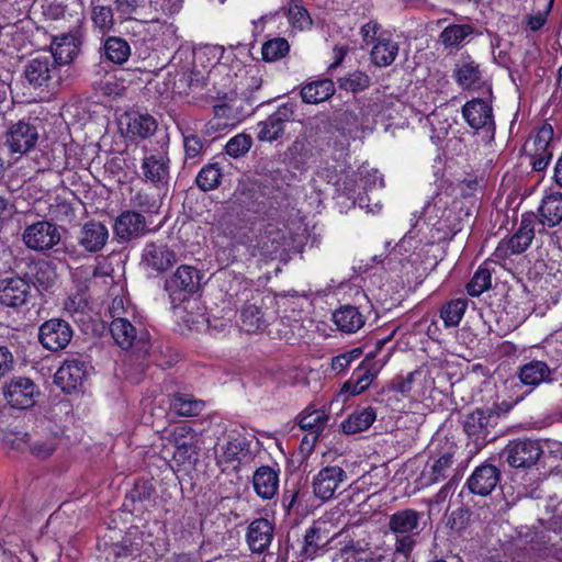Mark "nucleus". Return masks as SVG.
Here are the masks:
<instances>
[{
	"mask_svg": "<svg viewBox=\"0 0 562 562\" xmlns=\"http://www.w3.org/2000/svg\"><path fill=\"white\" fill-rule=\"evenodd\" d=\"M457 202L447 192L436 193L423 207V220L416 221L413 227H432L442 233V238L454 236L460 227L461 213L456 211Z\"/></svg>",
	"mask_w": 562,
	"mask_h": 562,
	"instance_id": "obj_1",
	"label": "nucleus"
},
{
	"mask_svg": "<svg viewBox=\"0 0 562 562\" xmlns=\"http://www.w3.org/2000/svg\"><path fill=\"white\" fill-rule=\"evenodd\" d=\"M423 514L415 509H402L389 517L387 527L395 537V553L409 557L419 536Z\"/></svg>",
	"mask_w": 562,
	"mask_h": 562,
	"instance_id": "obj_2",
	"label": "nucleus"
},
{
	"mask_svg": "<svg viewBox=\"0 0 562 562\" xmlns=\"http://www.w3.org/2000/svg\"><path fill=\"white\" fill-rule=\"evenodd\" d=\"M110 331L115 344L123 350H133L138 355L148 353L149 333L142 324H133L127 316H119L112 319Z\"/></svg>",
	"mask_w": 562,
	"mask_h": 562,
	"instance_id": "obj_3",
	"label": "nucleus"
},
{
	"mask_svg": "<svg viewBox=\"0 0 562 562\" xmlns=\"http://www.w3.org/2000/svg\"><path fill=\"white\" fill-rule=\"evenodd\" d=\"M553 127L550 124H543L535 135L525 144V151L530 158V164L535 171L547 169L553 156Z\"/></svg>",
	"mask_w": 562,
	"mask_h": 562,
	"instance_id": "obj_4",
	"label": "nucleus"
},
{
	"mask_svg": "<svg viewBox=\"0 0 562 562\" xmlns=\"http://www.w3.org/2000/svg\"><path fill=\"white\" fill-rule=\"evenodd\" d=\"M59 227L49 221H37L27 225L22 234L24 245L34 251L44 252L60 243Z\"/></svg>",
	"mask_w": 562,
	"mask_h": 562,
	"instance_id": "obj_5",
	"label": "nucleus"
},
{
	"mask_svg": "<svg viewBox=\"0 0 562 562\" xmlns=\"http://www.w3.org/2000/svg\"><path fill=\"white\" fill-rule=\"evenodd\" d=\"M168 441L173 445V459L178 463H191L199 454V436L189 425L175 426L168 435Z\"/></svg>",
	"mask_w": 562,
	"mask_h": 562,
	"instance_id": "obj_6",
	"label": "nucleus"
},
{
	"mask_svg": "<svg viewBox=\"0 0 562 562\" xmlns=\"http://www.w3.org/2000/svg\"><path fill=\"white\" fill-rule=\"evenodd\" d=\"M559 373L558 360L549 361L532 359L518 369V379L525 385L536 389L542 383H551L557 380Z\"/></svg>",
	"mask_w": 562,
	"mask_h": 562,
	"instance_id": "obj_7",
	"label": "nucleus"
},
{
	"mask_svg": "<svg viewBox=\"0 0 562 562\" xmlns=\"http://www.w3.org/2000/svg\"><path fill=\"white\" fill-rule=\"evenodd\" d=\"M541 454L540 442L530 438L513 440L504 449L506 461L513 468H529L537 463Z\"/></svg>",
	"mask_w": 562,
	"mask_h": 562,
	"instance_id": "obj_8",
	"label": "nucleus"
},
{
	"mask_svg": "<svg viewBox=\"0 0 562 562\" xmlns=\"http://www.w3.org/2000/svg\"><path fill=\"white\" fill-rule=\"evenodd\" d=\"M38 140L37 127L29 121L20 120L5 132V145L10 153L24 155L32 150Z\"/></svg>",
	"mask_w": 562,
	"mask_h": 562,
	"instance_id": "obj_9",
	"label": "nucleus"
},
{
	"mask_svg": "<svg viewBox=\"0 0 562 562\" xmlns=\"http://www.w3.org/2000/svg\"><path fill=\"white\" fill-rule=\"evenodd\" d=\"M72 338L70 325L60 318H52L40 326L38 339L42 346L50 351L65 349Z\"/></svg>",
	"mask_w": 562,
	"mask_h": 562,
	"instance_id": "obj_10",
	"label": "nucleus"
},
{
	"mask_svg": "<svg viewBox=\"0 0 562 562\" xmlns=\"http://www.w3.org/2000/svg\"><path fill=\"white\" fill-rule=\"evenodd\" d=\"M347 480L346 471L338 465L323 468L313 477L312 488L316 498L327 502L335 497L336 491Z\"/></svg>",
	"mask_w": 562,
	"mask_h": 562,
	"instance_id": "obj_11",
	"label": "nucleus"
},
{
	"mask_svg": "<svg viewBox=\"0 0 562 562\" xmlns=\"http://www.w3.org/2000/svg\"><path fill=\"white\" fill-rule=\"evenodd\" d=\"M496 418L491 409H476L465 416L463 429L476 448H482L490 440Z\"/></svg>",
	"mask_w": 562,
	"mask_h": 562,
	"instance_id": "obj_12",
	"label": "nucleus"
},
{
	"mask_svg": "<svg viewBox=\"0 0 562 562\" xmlns=\"http://www.w3.org/2000/svg\"><path fill=\"white\" fill-rule=\"evenodd\" d=\"M3 394L12 407L25 409L34 405L38 390L30 379L16 376L4 384Z\"/></svg>",
	"mask_w": 562,
	"mask_h": 562,
	"instance_id": "obj_13",
	"label": "nucleus"
},
{
	"mask_svg": "<svg viewBox=\"0 0 562 562\" xmlns=\"http://www.w3.org/2000/svg\"><path fill=\"white\" fill-rule=\"evenodd\" d=\"M142 23L144 26V41L151 46L160 47L173 45L177 40V27L172 23L164 21L158 14L148 13Z\"/></svg>",
	"mask_w": 562,
	"mask_h": 562,
	"instance_id": "obj_14",
	"label": "nucleus"
},
{
	"mask_svg": "<svg viewBox=\"0 0 562 562\" xmlns=\"http://www.w3.org/2000/svg\"><path fill=\"white\" fill-rule=\"evenodd\" d=\"M328 414L324 407L315 408L313 405L307 406L300 415L299 425L301 429L307 434L302 439V447L312 450L319 435L326 427Z\"/></svg>",
	"mask_w": 562,
	"mask_h": 562,
	"instance_id": "obj_15",
	"label": "nucleus"
},
{
	"mask_svg": "<svg viewBox=\"0 0 562 562\" xmlns=\"http://www.w3.org/2000/svg\"><path fill=\"white\" fill-rule=\"evenodd\" d=\"M462 116L473 130H495L493 108L487 100L472 99L462 106Z\"/></svg>",
	"mask_w": 562,
	"mask_h": 562,
	"instance_id": "obj_16",
	"label": "nucleus"
},
{
	"mask_svg": "<svg viewBox=\"0 0 562 562\" xmlns=\"http://www.w3.org/2000/svg\"><path fill=\"white\" fill-rule=\"evenodd\" d=\"M360 182L364 190V194L359 193L356 198V203L367 213L376 214L382 210V204L380 201H375L374 203H370L371 199L367 195L368 192H371L375 189H382L384 187L383 176L379 172V170L369 168V166H362L359 168Z\"/></svg>",
	"mask_w": 562,
	"mask_h": 562,
	"instance_id": "obj_17",
	"label": "nucleus"
},
{
	"mask_svg": "<svg viewBox=\"0 0 562 562\" xmlns=\"http://www.w3.org/2000/svg\"><path fill=\"white\" fill-rule=\"evenodd\" d=\"M82 35L79 30L70 31L54 37L50 49L55 64L67 65L79 54Z\"/></svg>",
	"mask_w": 562,
	"mask_h": 562,
	"instance_id": "obj_18",
	"label": "nucleus"
},
{
	"mask_svg": "<svg viewBox=\"0 0 562 562\" xmlns=\"http://www.w3.org/2000/svg\"><path fill=\"white\" fill-rule=\"evenodd\" d=\"M535 237L532 221L522 218L517 232L507 240H502L495 251L498 258L524 252Z\"/></svg>",
	"mask_w": 562,
	"mask_h": 562,
	"instance_id": "obj_19",
	"label": "nucleus"
},
{
	"mask_svg": "<svg viewBox=\"0 0 562 562\" xmlns=\"http://www.w3.org/2000/svg\"><path fill=\"white\" fill-rule=\"evenodd\" d=\"M169 158L166 154L145 155L142 159V178L155 187H161L169 180Z\"/></svg>",
	"mask_w": 562,
	"mask_h": 562,
	"instance_id": "obj_20",
	"label": "nucleus"
},
{
	"mask_svg": "<svg viewBox=\"0 0 562 562\" xmlns=\"http://www.w3.org/2000/svg\"><path fill=\"white\" fill-rule=\"evenodd\" d=\"M114 234L123 241L144 236L149 232L145 217L135 211L122 212L115 220Z\"/></svg>",
	"mask_w": 562,
	"mask_h": 562,
	"instance_id": "obj_21",
	"label": "nucleus"
},
{
	"mask_svg": "<svg viewBox=\"0 0 562 562\" xmlns=\"http://www.w3.org/2000/svg\"><path fill=\"white\" fill-rule=\"evenodd\" d=\"M293 110L291 105H281L265 121L257 124V137L263 142L277 139L284 131V124L291 120Z\"/></svg>",
	"mask_w": 562,
	"mask_h": 562,
	"instance_id": "obj_22",
	"label": "nucleus"
},
{
	"mask_svg": "<svg viewBox=\"0 0 562 562\" xmlns=\"http://www.w3.org/2000/svg\"><path fill=\"white\" fill-rule=\"evenodd\" d=\"M31 294L30 283L21 278H7L0 281V304L19 307L26 303Z\"/></svg>",
	"mask_w": 562,
	"mask_h": 562,
	"instance_id": "obj_23",
	"label": "nucleus"
},
{
	"mask_svg": "<svg viewBox=\"0 0 562 562\" xmlns=\"http://www.w3.org/2000/svg\"><path fill=\"white\" fill-rule=\"evenodd\" d=\"M143 263L156 272H164L176 263V254L164 243H148L143 250Z\"/></svg>",
	"mask_w": 562,
	"mask_h": 562,
	"instance_id": "obj_24",
	"label": "nucleus"
},
{
	"mask_svg": "<svg viewBox=\"0 0 562 562\" xmlns=\"http://www.w3.org/2000/svg\"><path fill=\"white\" fill-rule=\"evenodd\" d=\"M201 281L200 271L192 266H180L173 276L166 282V289L171 295L184 293L190 295L194 293Z\"/></svg>",
	"mask_w": 562,
	"mask_h": 562,
	"instance_id": "obj_25",
	"label": "nucleus"
},
{
	"mask_svg": "<svg viewBox=\"0 0 562 562\" xmlns=\"http://www.w3.org/2000/svg\"><path fill=\"white\" fill-rule=\"evenodd\" d=\"M76 238L86 251L97 252L106 245L109 231L101 222L89 221L80 228Z\"/></svg>",
	"mask_w": 562,
	"mask_h": 562,
	"instance_id": "obj_26",
	"label": "nucleus"
},
{
	"mask_svg": "<svg viewBox=\"0 0 562 562\" xmlns=\"http://www.w3.org/2000/svg\"><path fill=\"white\" fill-rule=\"evenodd\" d=\"M501 477L499 470L493 464H481L468 479V486L474 494L488 495L498 484Z\"/></svg>",
	"mask_w": 562,
	"mask_h": 562,
	"instance_id": "obj_27",
	"label": "nucleus"
},
{
	"mask_svg": "<svg viewBox=\"0 0 562 562\" xmlns=\"http://www.w3.org/2000/svg\"><path fill=\"white\" fill-rule=\"evenodd\" d=\"M273 525L266 518L251 521L247 528L246 540L255 553L267 551L273 539Z\"/></svg>",
	"mask_w": 562,
	"mask_h": 562,
	"instance_id": "obj_28",
	"label": "nucleus"
},
{
	"mask_svg": "<svg viewBox=\"0 0 562 562\" xmlns=\"http://www.w3.org/2000/svg\"><path fill=\"white\" fill-rule=\"evenodd\" d=\"M86 375L85 363L80 360H66L54 375V382L64 391L71 392L81 384Z\"/></svg>",
	"mask_w": 562,
	"mask_h": 562,
	"instance_id": "obj_29",
	"label": "nucleus"
},
{
	"mask_svg": "<svg viewBox=\"0 0 562 562\" xmlns=\"http://www.w3.org/2000/svg\"><path fill=\"white\" fill-rule=\"evenodd\" d=\"M382 366L383 363L380 366L372 363V359L367 357L362 364L353 371L351 379L344 384L342 390L351 395L362 393L372 383Z\"/></svg>",
	"mask_w": 562,
	"mask_h": 562,
	"instance_id": "obj_30",
	"label": "nucleus"
},
{
	"mask_svg": "<svg viewBox=\"0 0 562 562\" xmlns=\"http://www.w3.org/2000/svg\"><path fill=\"white\" fill-rule=\"evenodd\" d=\"M331 319L337 329L345 334H353L366 324V317L357 306L341 305L333 312Z\"/></svg>",
	"mask_w": 562,
	"mask_h": 562,
	"instance_id": "obj_31",
	"label": "nucleus"
},
{
	"mask_svg": "<svg viewBox=\"0 0 562 562\" xmlns=\"http://www.w3.org/2000/svg\"><path fill=\"white\" fill-rule=\"evenodd\" d=\"M252 486L261 499L273 498L279 491V472L269 465L258 468L252 475Z\"/></svg>",
	"mask_w": 562,
	"mask_h": 562,
	"instance_id": "obj_32",
	"label": "nucleus"
},
{
	"mask_svg": "<svg viewBox=\"0 0 562 562\" xmlns=\"http://www.w3.org/2000/svg\"><path fill=\"white\" fill-rule=\"evenodd\" d=\"M55 69L56 64L52 56L45 55L31 59L25 66L24 75L31 85L43 87L47 86Z\"/></svg>",
	"mask_w": 562,
	"mask_h": 562,
	"instance_id": "obj_33",
	"label": "nucleus"
},
{
	"mask_svg": "<svg viewBox=\"0 0 562 562\" xmlns=\"http://www.w3.org/2000/svg\"><path fill=\"white\" fill-rule=\"evenodd\" d=\"M454 452L447 451L432 462L427 463L422 472V480L425 485L439 483L453 472Z\"/></svg>",
	"mask_w": 562,
	"mask_h": 562,
	"instance_id": "obj_34",
	"label": "nucleus"
},
{
	"mask_svg": "<svg viewBox=\"0 0 562 562\" xmlns=\"http://www.w3.org/2000/svg\"><path fill=\"white\" fill-rule=\"evenodd\" d=\"M27 278L38 290L52 289L57 280L56 267L52 261L40 259L29 265Z\"/></svg>",
	"mask_w": 562,
	"mask_h": 562,
	"instance_id": "obj_35",
	"label": "nucleus"
},
{
	"mask_svg": "<svg viewBox=\"0 0 562 562\" xmlns=\"http://www.w3.org/2000/svg\"><path fill=\"white\" fill-rule=\"evenodd\" d=\"M398 54V44L389 32H382L371 49V60L378 67L390 66Z\"/></svg>",
	"mask_w": 562,
	"mask_h": 562,
	"instance_id": "obj_36",
	"label": "nucleus"
},
{
	"mask_svg": "<svg viewBox=\"0 0 562 562\" xmlns=\"http://www.w3.org/2000/svg\"><path fill=\"white\" fill-rule=\"evenodd\" d=\"M453 76L463 89L476 90L481 88L482 74L479 64L470 58H462L456 64Z\"/></svg>",
	"mask_w": 562,
	"mask_h": 562,
	"instance_id": "obj_37",
	"label": "nucleus"
},
{
	"mask_svg": "<svg viewBox=\"0 0 562 562\" xmlns=\"http://www.w3.org/2000/svg\"><path fill=\"white\" fill-rule=\"evenodd\" d=\"M41 431H36V438L30 443V450L38 459H47L55 451L59 438L57 431H52L49 423L42 425Z\"/></svg>",
	"mask_w": 562,
	"mask_h": 562,
	"instance_id": "obj_38",
	"label": "nucleus"
},
{
	"mask_svg": "<svg viewBox=\"0 0 562 562\" xmlns=\"http://www.w3.org/2000/svg\"><path fill=\"white\" fill-rule=\"evenodd\" d=\"M328 542L329 538L323 532L322 527L313 525L304 535L300 555L305 560H313L325 549Z\"/></svg>",
	"mask_w": 562,
	"mask_h": 562,
	"instance_id": "obj_39",
	"label": "nucleus"
},
{
	"mask_svg": "<svg viewBox=\"0 0 562 562\" xmlns=\"http://www.w3.org/2000/svg\"><path fill=\"white\" fill-rule=\"evenodd\" d=\"M474 27L471 24H449L439 35L440 43L449 49H459L469 42Z\"/></svg>",
	"mask_w": 562,
	"mask_h": 562,
	"instance_id": "obj_40",
	"label": "nucleus"
},
{
	"mask_svg": "<svg viewBox=\"0 0 562 562\" xmlns=\"http://www.w3.org/2000/svg\"><path fill=\"white\" fill-rule=\"evenodd\" d=\"M131 52V46L126 40L119 36H109L102 44L101 56L114 65H122L128 60Z\"/></svg>",
	"mask_w": 562,
	"mask_h": 562,
	"instance_id": "obj_41",
	"label": "nucleus"
},
{
	"mask_svg": "<svg viewBox=\"0 0 562 562\" xmlns=\"http://www.w3.org/2000/svg\"><path fill=\"white\" fill-rule=\"evenodd\" d=\"M126 123V135L131 138H146L154 134L157 128L155 119L149 114L132 113L124 117Z\"/></svg>",
	"mask_w": 562,
	"mask_h": 562,
	"instance_id": "obj_42",
	"label": "nucleus"
},
{
	"mask_svg": "<svg viewBox=\"0 0 562 562\" xmlns=\"http://www.w3.org/2000/svg\"><path fill=\"white\" fill-rule=\"evenodd\" d=\"M540 221L543 225L553 227L562 221V193L551 192L542 199L539 209Z\"/></svg>",
	"mask_w": 562,
	"mask_h": 562,
	"instance_id": "obj_43",
	"label": "nucleus"
},
{
	"mask_svg": "<svg viewBox=\"0 0 562 562\" xmlns=\"http://www.w3.org/2000/svg\"><path fill=\"white\" fill-rule=\"evenodd\" d=\"M335 93V85L330 79H321L304 85L301 89V97L305 103H321Z\"/></svg>",
	"mask_w": 562,
	"mask_h": 562,
	"instance_id": "obj_44",
	"label": "nucleus"
},
{
	"mask_svg": "<svg viewBox=\"0 0 562 562\" xmlns=\"http://www.w3.org/2000/svg\"><path fill=\"white\" fill-rule=\"evenodd\" d=\"M376 413L372 407H363L351 413L341 427L345 434L352 435L367 430L375 420Z\"/></svg>",
	"mask_w": 562,
	"mask_h": 562,
	"instance_id": "obj_45",
	"label": "nucleus"
},
{
	"mask_svg": "<svg viewBox=\"0 0 562 562\" xmlns=\"http://www.w3.org/2000/svg\"><path fill=\"white\" fill-rule=\"evenodd\" d=\"M268 321L261 310L255 304H246L240 312V327L249 334L259 333L267 328Z\"/></svg>",
	"mask_w": 562,
	"mask_h": 562,
	"instance_id": "obj_46",
	"label": "nucleus"
},
{
	"mask_svg": "<svg viewBox=\"0 0 562 562\" xmlns=\"http://www.w3.org/2000/svg\"><path fill=\"white\" fill-rule=\"evenodd\" d=\"M171 406L180 416H198L204 408L205 402L192 394L177 393L171 398Z\"/></svg>",
	"mask_w": 562,
	"mask_h": 562,
	"instance_id": "obj_47",
	"label": "nucleus"
},
{
	"mask_svg": "<svg viewBox=\"0 0 562 562\" xmlns=\"http://www.w3.org/2000/svg\"><path fill=\"white\" fill-rule=\"evenodd\" d=\"M114 3L124 19L142 22L149 13L147 0H115Z\"/></svg>",
	"mask_w": 562,
	"mask_h": 562,
	"instance_id": "obj_48",
	"label": "nucleus"
},
{
	"mask_svg": "<svg viewBox=\"0 0 562 562\" xmlns=\"http://www.w3.org/2000/svg\"><path fill=\"white\" fill-rule=\"evenodd\" d=\"M467 307V300H451L440 308V317L447 327H456L460 324Z\"/></svg>",
	"mask_w": 562,
	"mask_h": 562,
	"instance_id": "obj_49",
	"label": "nucleus"
},
{
	"mask_svg": "<svg viewBox=\"0 0 562 562\" xmlns=\"http://www.w3.org/2000/svg\"><path fill=\"white\" fill-rule=\"evenodd\" d=\"M288 21L291 26L299 31L311 27L312 19L301 0H291L288 8Z\"/></svg>",
	"mask_w": 562,
	"mask_h": 562,
	"instance_id": "obj_50",
	"label": "nucleus"
},
{
	"mask_svg": "<svg viewBox=\"0 0 562 562\" xmlns=\"http://www.w3.org/2000/svg\"><path fill=\"white\" fill-rule=\"evenodd\" d=\"M244 447L238 439H228L215 447V456L220 465H227L238 460Z\"/></svg>",
	"mask_w": 562,
	"mask_h": 562,
	"instance_id": "obj_51",
	"label": "nucleus"
},
{
	"mask_svg": "<svg viewBox=\"0 0 562 562\" xmlns=\"http://www.w3.org/2000/svg\"><path fill=\"white\" fill-rule=\"evenodd\" d=\"M222 172L217 164L204 166L198 173L195 182L203 191H210L217 188L221 183Z\"/></svg>",
	"mask_w": 562,
	"mask_h": 562,
	"instance_id": "obj_52",
	"label": "nucleus"
},
{
	"mask_svg": "<svg viewBox=\"0 0 562 562\" xmlns=\"http://www.w3.org/2000/svg\"><path fill=\"white\" fill-rule=\"evenodd\" d=\"M224 49L222 46L217 45H206L200 47L193 52V64L198 67L207 68L209 66L216 65Z\"/></svg>",
	"mask_w": 562,
	"mask_h": 562,
	"instance_id": "obj_53",
	"label": "nucleus"
},
{
	"mask_svg": "<svg viewBox=\"0 0 562 562\" xmlns=\"http://www.w3.org/2000/svg\"><path fill=\"white\" fill-rule=\"evenodd\" d=\"M492 274L488 268L481 266L467 284V291L471 296H479L491 288Z\"/></svg>",
	"mask_w": 562,
	"mask_h": 562,
	"instance_id": "obj_54",
	"label": "nucleus"
},
{
	"mask_svg": "<svg viewBox=\"0 0 562 562\" xmlns=\"http://www.w3.org/2000/svg\"><path fill=\"white\" fill-rule=\"evenodd\" d=\"M290 49L288 41L283 37H276L267 41L262 47V58L266 61H276L284 57Z\"/></svg>",
	"mask_w": 562,
	"mask_h": 562,
	"instance_id": "obj_55",
	"label": "nucleus"
},
{
	"mask_svg": "<svg viewBox=\"0 0 562 562\" xmlns=\"http://www.w3.org/2000/svg\"><path fill=\"white\" fill-rule=\"evenodd\" d=\"M91 20L94 29L98 30L101 34L110 32L114 25L112 9L105 5L93 7Z\"/></svg>",
	"mask_w": 562,
	"mask_h": 562,
	"instance_id": "obj_56",
	"label": "nucleus"
},
{
	"mask_svg": "<svg viewBox=\"0 0 562 562\" xmlns=\"http://www.w3.org/2000/svg\"><path fill=\"white\" fill-rule=\"evenodd\" d=\"M543 283L546 289L553 291L555 295L562 291V260L552 261L548 266Z\"/></svg>",
	"mask_w": 562,
	"mask_h": 562,
	"instance_id": "obj_57",
	"label": "nucleus"
},
{
	"mask_svg": "<svg viewBox=\"0 0 562 562\" xmlns=\"http://www.w3.org/2000/svg\"><path fill=\"white\" fill-rule=\"evenodd\" d=\"M428 121L431 126V140L435 144H439L446 139L451 127V123L447 119L441 117L440 113H431Z\"/></svg>",
	"mask_w": 562,
	"mask_h": 562,
	"instance_id": "obj_58",
	"label": "nucleus"
},
{
	"mask_svg": "<svg viewBox=\"0 0 562 562\" xmlns=\"http://www.w3.org/2000/svg\"><path fill=\"white\" fill-rule=\"evenodd\" d=\"M148 12L158 14L160 18L164 15H172L180 11L181 0H147Z\"/></svg>",
	"mask_w": 562,
	"mask_h": 562,
	"instance_id": "obj_59",
	"label": "nucleus"
},
{
	"mask_svg": "<svg viewBox=\"0 0 562 562\" xmlns=\"http://www.w3.org/2000/svg\"><path fill=\"white\" fill-rule=\"evenodd\" d=\"M339 87L347 91L357 92L369 87L370 78L361 71H355L338 80Z\"/></svg>",
	"mask_w": 562,
	"mask_h": 562,
	"instance_id": "obj_60",
	"label": "nucleus"
},
{
	"mask_svg": "<svg viewBox=\"0 0 562 562\" xmlns=\"http://www.w3.org/2000/svg\"><path fill=\"white\" fill-rule=\"evenodd\" d=\"M251 146V138L247 135L239 134L231 138L226 146V153L232 157H239L247 153Z\"/></svg>",
	"mask_w": 562,
	"mask_h": 562,
	"instance_id": "obj_61",
	"label": "nucleus"
},
{
	"mask_svg": "<svg viewBox=\"0 0 562 562\" xmlns=\"http://www.w3.org/2000/svg\"><path fill=\"white\" fill-rule=\"evenodd\" d=\"M361 353V349L356 348L334 357L331 360V370L336 373L344 372L355 360L360 357Z\"/></svg>",
	"mask_w": 562,
	"mask_h": 562,
	"instance_id": "obj_62",
	"label": "nucleus"
},
{
	"mask_svg": "<svg viewBox=\"0 0 562 562\" xmlns=\"http://www.w3.org/2000/svg\"><path fill=\"white\" fill-rule=\"evenodd\" d=\"M88 307V302L86 297L80 294L76 293L67 297V300L64 303L65 311L71 316L76 317L78 315H82Z\"/></svg>",
	"mask_w": 562,
	"mask_h": 562,
	"instance_id": "obj_63",
	"label": "nucleus"
},
{
	"mask_svg": "<svg viewBox=\"0 0 562 562\" xmlns=\"http://www.w3.org/2000/svg\"><path fill=\"white\" fill-rule=\"evenodd\" d=\"M420 244L422 239L417 238V234L413 228L396 244L394 250L396 254L403 256L416 249Z\"/></svg>",
	"mask_w": 562,
	"mask_h": 562,
	"instance_id": "obj_64",
	"label": "nucleus"
}]
</instances>
